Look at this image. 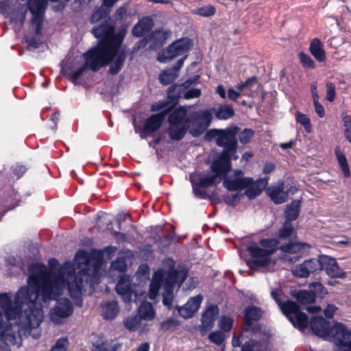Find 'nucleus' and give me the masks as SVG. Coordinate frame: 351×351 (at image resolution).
<instances>
[{"mask_svg":"<svg viewBox=\"0 0 351 351\" xmlns=\"http://www.w3.org/2000/svg\"><path fill=\"white\" fill-rule=\"evenodd\" d=\"M91 259L92 253L80 250L73 262H65L57 274L53 271L59 265L56 258L49 260L50 269L39 263L31 265L28 285L17 291L14 303L10 293H0V307L6 319H16L19 317L21 334L38 328L44 318L43 303L59 298L65 289L76 306H82V295L86 287L93 290L100 280L99 265L94 264L92 269L89 268Z\"/></svg>","mask_w":351,"mask_h":351,"instance_id":"f257e3e1","label":"nucleus"},{"mask_svg":"<svg viewBox=\"0 0 351 351\" xmlns=\"http://www.w3.org/2000/svg\"><path fill=\"white\" fill-rule=\"evenodd\" d=\"M92 34L99 39L98 45L86 52L93 67L106 66L110 63L117 50L121 48L123 37L114 34V27L108 22L95 27Z\"/></svg>","mask_w":351,"mask_h":351,"instance_id":"f03ea898","label":"nucleus"},{"mask_svg":"<svg viewBox=\"0 0 351 351\" xmlns=\"http://www.w3.org/2000/svg\"><path fill=\"white\" fill-rule=\"evenodd\" d=\"M252 243L247 247L251 260L247 261V265L251 269L265 267L270 263L271 256L279 249L281 252L288 254L302 256L311 247V245L304 242H289L278 247L279 241L275 239H263L259 242Z\"/></svg>","mask_w":351,"mask_h":351,"instance_id":"7ed1b4c3","label":"nucleus"},{"mask_svg":"<svg viewBox=\"0 0 351 351\" xmlns=\"http://www.w3.org/2000/svg\"><path fill=\"white\" fill-rule=\"evenodd\" d=\"M239 128L235 126L233 128H227L224 130L213 129L206 132L205 138L207 141L215 139L217 146L223 147L220 157L217 160L222 162L223 166L230 167V159L237 160L238 156L235 155L237 149V134Z\"/></svg>","mask_w":351,"mask_h":351,"instance_id":"20e7f679","label":"nucleus"},{"mask_svg":"<svg viewBox=\"0 0 351 351\" xmlns=\"http://www.w3.org/2000/svg\"><path fill=\"white\" fill-rule=\"evenodd\" d=\"M223 165L222 162L215 160L211 166L213 174H205L196 171L189 174V180L192 185L193 194L196 197L202 199H211L204 189L217 186L221 182V175L230 168Z\"/></svg>","mask_w":351,"mask_h":351,"instance_id":"39448f33","label":"nucleus"},{"mask_svg":"<svg viewBox=\"0 0 351 351\" xmlns=\"http://www.w3.org/2000/svg\"><path fill=\"white\" fill-rule=\"evenodd\" d=\"M272 298L276 301L282 313L287 317L293 326L304 332L308 324V317L300 311L299 306L293 301H282V293L280 290H274L271 293Z\"/></svg>","mask_w":351,"mask_h":351,"instance_id":"423d86ee","label":"nucleus"},{"mask_svg":"<svg viewBox=\"0 0 351 351\" xmlns=\"http://www.w3.org/2000/svg\"><path fill=\"white\" fill-rule=\"evenodd\" d=\"M187 112L186 106H179L169 113L167 131L171 140L178 141L185 136L191 123Z\"/></svg>","mask_w":351,"mask_h":351,"instance_id":"0eeeda50","label":"nucleus"},{"mask_svg":"<svg viewBox=\"0 0 351 351\" xmlns=\"http://www.w3.org/2000/svg\"><path fill=\"white\" fill-rule=\"evenodd\" d=\"M188 276V270L178 265V271H171L166 280L165 290L162 293V303L171 309L173 300V292L176 285L180 287Z\"/></svg>","mask_w":351,"mask_h":351,"instance_id":"6e6552de","label":"nucleus"},{"mask_svg":"<svg viewBox=\"0 0 351 351\" xmlns=\"http://www.w3.org/2000/svg\"><path fill=\"white\" fill-rule=\"evenodd\" d=\"M193 45L192 40L189 38H182L171 44L166 50L160 53L158 60L160 62H167L180 56L187 57L186 53L191 49Z\"/></svg>","mask_w":351,"mask_h":351,"instance_id":"1a4fd4ad","label":"nucleus"},{"mask_svg":"<svg viewBox=\"0 0 351 351\" xmlns=\"http://www.w3.org/2000/svg\"><path fill=\"white\" fill-rule=\"evenodd\" d=\"M168 269H158L153 275L149 286V298L154 300L158 295L160 289L163 287L165 290L166 280L168 275L173 271H178V266L175 267V262L173 260H168Z\"/></svg>","mask_w":351,"mask_h":351,"instance_id":"9d476101","label":"nucleus"},{"mask_svg":"<svg viewBox=\"0 0 351 351\" xmlns=\"http://www.w3.org/2000/svg\"><path fill=\"white\" fill-rule=\"evenodd\" d=\"M56 300V305L50 310L49 317L55 324L64 323L73 313V305L67 298Z\"/></svg>","mask_w":351,"mask_h":351,"instance_id":"9b49d317","label":"nucleus"},{"mask_svg":"<svg viewBox=\"0 0 351 351\" xmlns=\"http://www.w3.org/2000/svg\"><path fill=\"white\" fill-rule=\"evenodd\" d=\"M330 332L337 344L335 351H351V329L342 323H336Z\"/></svg>","mask_w":351,"mask_h":351,"instance_id":"f8f14e48","label":"nucleus"},{"mask_svg":"<svg viewBox=\"0 0 351 351\" xmlns=\"http://www.w3.org/2000/svg\"><path fill=\"white\" fill-rule=\"evenodd\" d=\"M252 181V178L245 177L240 169H234L233 175L223 180V185L229 191H241Z\"/></svg>","mask_w":351,"mask_h":351,"instance_id":"ddd939ff","label":"nucleus"},{"mask_svg":"<svg viewBox=\"0 0 351 351\" xmlns=\"http://www.w3.org/2000/svg\"><path fill=\"white\" fill-rule=\"evenodd\" d=\"M322 270V262L319 259L310 258L302 263L294 266L292 274L298 278H308L311 274L316 273Z\"/></svg>","mask_w":351,"mask_h":351,"instance_id":"4468645a","label":"nucleus"},{"mask_svg":"<svg viewBox=\"0 0 351 351\" xmlns=\"http://www.w3.org/2000/svg\"><path fill=\"white\" fill-rule=\"evenodd\" d=\"M135 285L131 281L129 276L123 275L120 277L117 285L116 291L121 295L122 300L124 302L128 303L132 300V295H136L134 290Z\"/></svg>","mask_w":351,"mask_h":351,"instance_id":"2eb2a0df","label":"nucleus"},{"mask_svg":"<svg viewBox=\"0 0 351 351\" xmlns=\"http://www.w3.org/2000/svg\"><path fill=\"white\" fill-rule=\"evenodd\" d=\"M48 0H29L28 8L32 14L31 25H40L43 22L45 10L47 5Z\"/></svg>","mask_w":351,"mask_h":351,"instance_id":"dca6fc26","label":"nucleus"},{"mask_svg":"<svg viewBox=\"0 0 351 351\" xmlns=\"http://www.w3.org/2000/svg\"><path fill=\"white\" fill-rule=\"evenodd\" d=\"M168 114V109L160 112L154 114L148 117L144 124L141 132V138L145 137V133H152L156 131L161 126L166 115Z\"/></svg>","mask_w":351,"mask_h":351,"instance_id":"f3484780","label":"nucleus"},{"mask_svg":"<svg viewBox=\"0 0 351 351\" xmlns=\"http://www.w3.org/2000/svg\"><path fill=\"white\" fill-rule=\"evenodd\" d=\"M319 261L322 262V270H325L330 277L340 278L346 277V272L339 267L335 258L323 256L319 258Z\"/></svg>","mask_w":351,"mask_h":351,"instance_id":"a211bd4d","label":"nucleus"},{"mask_svg":"<svg viewBox=\"0 0 351 351\" xmlns=\"http://www.w3.org/2000/svg\"><path fill=\"white\" fill-rule=\"evenodd\" d=\"M284 189L285 182L280 180L276 185L267 187L265 191L275 204H282L287 201L289 195L288 191H285Z\"/></svg>","mask_w":351,"mask_h":351,"instance_id":"6ab92c4d","label":"nucleus"},{"mask_svg":"<svg viewBox=\"0 0 351 351\" xmlns=\"http://www.w3.org/2000/svg\"><path fill=\"white\" fill-rule=\"evenodd\" d=\"M203 297L201 295L191 298L188 302L178 308V313L184 319L191 318L198 311Z\"/></svg>","mask_w":351,"mask_h":351,"instance_id":"aec40b11","label":"nucleus"},{"mask_svg":"<svg viewBox=\"0 0 351 351\" xmlns=\"http://www.w3.org/2000/svg\"><path fill=\"white\" fill-rule=\"evenodd\" d=\"M185 59L186 56L178 60L174 66L164 70L159 75L158 80L163 85H168L172 83L178 77L179 71L183 66Z\"/></svg>","mask_w":351,"mask_h":351,"instance_id":"412c9836","label":"nucleus"},{"mask_svg":"<svg viewBox=\"0 0 351 351\" xmlns=\"http://www.w3.org/2000/svg\"><path fill=\"white\" fill-rule=\"evenodd\" d=\"M32 26L34 27V32L33 33L29 32L24 36L25 43L27 44V48L29 50H34L39 48L43 43L41 32L43 23L40 24L39 30L38 24H34Z\"/></svg>","mask_w":351,"mask_h":351,"instance_id":"4be33fe9","label":"nucleus"},{"mask_svg":"<svg viewBox=\"0 0 351 351\" xmlns=\"http://www.w3.org/2000/svg\"><path fill=\"white\" fill-rule=\"evenodd\" d=\"M268 180L269 177L259 178L256 181H254L252 179L251 183L244 189H245V195L250 199H254L262 193L264 189L266 188V186L268 184Z\"/></svg>","mask_w":351,"mask_h":351,"instance_id":"5701e85b","label":"nucleus"},{"mask_svg":"<svg viewBox=\"0 0 351 351\" xmlns=\"http://www.w3.org/2000/svg\"><path fill=\"white\" fill-rule=\"evenodd\" d=\"M219 314V308L217 305H210L202 315L201 330L207 331L213 328L215 317Z\"/></svg>","mask_w":351,"mask_h":351,"instance_id":"b1692460","label":"nucleus"},{"mask_svg":"<svg viewBox=\"0 0 351 351\" xmlns=\"http://www.w3.org/2000/svg\"><path fill=\"white\" fill-rule=\"evenodd\" d=\"M83 58L85 60V62L83 66H82L80 68H79L77 70H76L75 72L72 73H69L68 71V69L63 67L62 69V71L63 72L64 75H66L69 77V79L73 82L75 84H77V80L82 77L83 73L85 72V71L87 70V69H89L92 70L93 71H97L100 68L103 67L104 66H98V67L95 68L93 67V66L90 64V63L87 61L89 60L88 57L86 56V53L83 54Z\"/></svg>","mask_w":351,"mask_h":351,"instance_id":"393cba45","label":"nucleus"},{"mask_svg":"<svg viewBox=\"0 0 351 351\" xmlns=\"http://www.w3.org/2000/svg\"><path fill=\"white\" fill-rule=\"evenodd\" d=\"M309 328L315 335L325 337L328 335V323L322 317H314L309 323Z\"/></svg>","mask_w":351,"mask_h":351,"instance_id":"a878e982","label":"nucleus"},{"mask_svg":"<svg viewBox=\"0 0 351 351\" xmlns=\"http://www.w3.org/2000/svg\"><path fill=\"white\" fill-rule=\"evenodd\" d=\"M119 0H102L101 6L97 9L91 16L92 23H97L99 20L106 18L110 14L111 8Z\"/></svg>","mask_w":351,"mask_h":351,"instance_id":"bb28decb","label":"nucleus"},{"mask_svg":"<svg viewBox=\"0 0 351 351\" xmlns=\"http://www.w3.org/2000/svg\"><path fill=\"white\" fill-rule=\"evenodd\" d=\"M263 312L261 308L255 306H248L245 308L244 317L246 326L245 330H250L254 322H257L262 316Z\"/></svg>","mask_w":351,"mask_h":351,"instance_id":"cd10ccee","label":"nucleus"},{"mask_svg":"<svg viewBox=\"0 0 351 351\" xmlns=\"http://www.w3.org/2000/svg\"><path fill=\"white\" fill-rule=\"evenodd\" d=\"M154 26V21L150 16H145L138 21L132 29V34L136 37H142L149 32Z\"/></svg>","mask_w":351,"mask_h":351,"instance_id":"c85d7f7f","label":"nucleus"},{"mask_svg":"<svg viewBox=\"0 0 351 351\" xmlns=\"http://www.w3.org/2000/svg\"><path fill=\"white\" fill-rule=\"evenodd\" d=\"M119 346L116 341L105 339L103 336H98L93 342L97 351H116Z\"/></svg>","mask_w":351,"mask_h":351,"instance_id":"c756f323","label":"nucleus"},{"mask_svg":"<svg viewBox=\"0 0 351 351\" xmlns=\"http://www.w3.org/2000/svg\"><path fill=\"white\" fill-rule=\"evenodd\" d=\"M309 51L315 60L319 62H324L326 59L324 44L317 38H313L309 45Z\"/></svg>","mask_w":351,"mask_h":351,"instance_id":"7c9ffc66","label":"nucleus"},{"mask_svg":"<svg viewBox=\"0 0 351 351\" xmlns=\"http://www.w3.org/2000/svg\"><path fill=\"white\" fill-rule=\"evenodd\" d=\"M268 346L269 342L265 339H250L242 345L241 351H267Z\"/></svg>","mask_w":351,"mask_h":351,"instance_id":"2f4dec72","label":"nucleus"},{"mask_svg":"<svg viewBox=\"0 0 351 351\" xmlns=\"http://www.w3.org/2000/svg\"><path fill=\"white\" fill-rule=\"evenodd\" d=\"M101 315L104 319L111 320L114 319L119 313V306L114 300L105 302L101 306Z\"/></svg>","mask_w":351,"mask_h":351,"instance_id":"473e14b6","label":"nucleus"},{"mask_svg":"<svg viewBox=\"0 0 351 351\" xmlns=\"http://www.w3.org/2000/svg\"><path fill=\"white\" fill-rule=\"evenodd\" d=\"M192 117L195 120L199 122V134L204 132L212 121V114L208 110L195 112L192 114Z\"/></svg>","mask_w":351,"mask_h":351,"instance_id":"72a5a7b5","label":"nucleus"},{"mask_svg":"<svg viewBox=\"0 0 351 351\" xmlns=\"http://www.w3.org/2000/svg\"><path fill=\"white\" fill-rule=\"evenodd\" d=\"M126 58V53L123 50H121L119 48L117 52L114 54L111 62V65L109 69V72L112 75L117 74L121 69L123 64Z\"/></svg>","mask_w":351,"mask_h":351,"instance_id":"f704fd0d","label":"nucleus"},{"mask_svg":"<svg viewBox=\"0 0 351 351\" xmlns=\"http://www.w3.org/2000/svg\"><path fill=\"white\" fill-rule=\"evenodd\" d=\"M291 295L302 304H313L315 301V294L309 290H295Z\"/></svg>","mask_w":351,"mask_h":351,"instance_id":"c9c22d12","label":"nucleus"},{"mask_svg":"<svg viewBox=\"0 0 351 351\" xmlns=\"http://www.w3.org/2000/svg\"><path fill=\"white\" fill-rule=\"evenodd\" d=\"M335 154L337 160L338 165L343 172L345 178L350 176V170L345 154L341 152L340 147L337 146L335 148Z\"/></svg>","mask_w":351,"mask_h":351,"instance_id":"e433bc0d","label":"nucleus"},{"mask_svg":"<svg viewBox=\"0 0 351 351\" xmlns=\"http://www.w3.org/2000/svg\"><path fill=\"white\" fill-rule=\"evenodd\" d=\"M138 316L143 320L151 321L154 319L155 311L152 304L148 302L141 304L138 310Z\"/></svg>","mask_w":351,"mask_h":351,"instance_id":"4c0bfd02","label":"nucleus"},{"mask_svg":"<svg viewBox=\"0 0 351 351\" xmlns=\"http://www.w3.org/2000/svg\"><path fill=\"white\" fill-rule=\"evenodd\" d=\"M295 235L296 230L294 229L292 222L285 221L278 230V238L280 240H286L295 237Z\"/></svg>","mask_w":351,"mask_h":351,"instance_id":"58836bf2","label":"nucleus"},{"mask_svg":"<svg viewBox=\"0 0 351 351\" xmlns=\"http://www.w3.org/2000/svg\"><path fill=\"white\" fill-rule=\"evenodd\" d=\"M300 206L301 202L298 199L293 201L287 206L285 213L286 221L292 222V221H294L298 218L300 214Z\"/></svg>","mask_w":351,"mask_h":351,"instance_id":"ea45409f","label":"nucleus"},{"mask_svg":"<svg viewBox=\"0 0 351 351\" xmlns=\"http://www.w3.org/2000/svg\"><path fill=\"white\" fill-rule=\"evenodd\" d=\"M215 117L219 120H227L232 117L234 110L232 107L227 104H221L215 111Z\"/></svg>","mask_w":351,"mask_h":351,"instance_id":"a19ab883","label":"nucleus"},{"mask_svg":"<svg viewBox=\"0 0 351 351\" xmlns=\"http://www.w3.org/2000/svg\"><path fill=\"white\" fill-rule=\"evenodd\" d=\"M171 32L169 29H156L152 34V38L154 40L156 45H162L168 38L170 37Z\"/></svg>","mask_w":351,"mask_h":351,"instance_id":"79ce46f5","label":"nucleus"},{"mask_svg":"<svg viewBox=\"0 0 351 351\" xmlns=\"http://www.w3.org/2000/svg\"><path fill=\"white\" fill-rule=\"evenodd\" d=\"M344 130V136L347 141L351 143V116L348 114L346 110H343L341 114Z\"/></svg>","mask_w":351,"mask_h":351,"instance_id":"37998d69","label":"nucleus"},{"mask_svg":"<svg viewBox=\"0 0 351 351\" xmlns=\"http://www.w3.org/2000/svg\"><path fill=\"white\" fill-rule=\"evenodd\" d=\"M295 116L296 122L303 126L306 133H311L312 132V126L311 124L310 118L308 117V115L297 111Z\"/></svg>","mask_w":351,"mask_h":351,"instance_id":"c03bdc74","label":"nucleus"},{"mask_svg":"<svg viewBox=\"0 0 351 351\" xmlns=\"http://www.w3.org/2000/svg\"><path fill=\"white\" fill-rule=\"evenodd\" d=\"M142 319L138 315L128 317L125 319L123 324L125 327L130 331H136L140 327Z\"/></svg>","mask_w":351,"mask_h":351,"instance_id":"a18cd8bd","label":"nucleus"},{"mask_svg":"<svg viewBox=\"0 0 351 351\" xmlns=\"http://www.w3.org/2000/svg\"><path fill=\"white\" fill-rule=\"evenodd\" d=\"M309 291L315 294V298L324 297L327 294V291L323 285L320 282H312L309 285Z\"/></svg>","mask_w":351,"mask_h":351,"instance_id":"49530a36","label":"nucleus"},{"mask_svg":"<svg viewBox=\"0 0 351 351\" xmlns=\"http://www.w3.org/2000/svg\"><path fill=\"white\" fill-rule=\"evenodd\" d=\"M191 12L194 14L202 16L208 17L213 16L215 13V8L210 5H204L203 7L193 10Z\"/></svg>","mask_w":351,"mask_h":351,"instance_id":"de8ad7c7","label":"nucleus"},{"mask_svg":"<svg viewBox=\"0 0 351 351\" xmlns=\"http://www.w3.org/2000/svg\"><path fill=\"white\" fill-rule=\"evenodd\" d=\"M179 325V322L172 317L168 318L160 323V328L164 331H173Z\"/></svg>","mask_w":351,"mask_h":351,"instance_id":"09e8293b","label":"nucleus"},{"mask_svg":"<svg viewBox=\"0 0 351 351\" xmlns=\"http://www.w3.org/2000/svg\"><path fill=\"white\" fill-rule=\"evenodd\" d=\"M69 345L66 337L59 338L49 351H66Z\"/></svg>","mask_w":351,"mask_h":351,"instance_id":"8fccbe9b","label":"nucleus"},{"mask_svg":"<svg viewBox=\"0 0 351 351\" xmlns=\"http://www.w3.org/2000/svg\"><path fill=\"white\" fill-rule=\"evenodd\" d=\"M182 88V87L181 86L180 84H175L171 85L168 88V90H167L168 97L172 100H175V99H177L179 97H180L182 96V92H181Z\"/></svg>","mask_w":351,"mask_h":351,"instance_id":"3c124183","label":"nucleus"},{"mask_svg":"<svg viewBox=\"0 0 351 351\" xmlns=\"http://www.w3.org/2000/svg\"><path fill=\"white\" fill-rule=\"evenodd\" d=\"M111 267L120 272H124L127 270L128 265L126 261L123 257H118L111 263Z\"/></svg>","mask_w":351,"mask_h":351,"instance_id":"603ef678","label":"nucleus"},{"mask_svg":"<svg viewBox=\"0 0 351 351\" xmlns=\"http://www.w3.org/2000/svg\"><path fill=\"white\" fill-rule=\"evenodd\" d=\"M208 339L212 343L217 346H220L223 343L225 339V335L223 332L217 330L210 333Z\"/></svg>","mask_w":351,"mask_h":351,"instance_id":"864d4df0","label":"nucleus"},{"mask_svg":"<svg viewBox=\"0 0 351 351\" xmlns=\"http://www.w3.org/2000/svg\"><path fill=\"white\" fill-rule=\"evenodd\" d=\"M254 135V131L250 128H245L241 131L239 135V141L242 144L250 143V140Z\"/></svg>","mask_w":351,"mask_h":351,"instance_id":"5fc2aeb1","label":"nucleus"},{"mask_svg":"<svg viewBox=\"0 0 351 351\" xmlns=\"http://www.w3.org/2000/svg\"><path fill=\"white\" fill-rule=\"evenodd\" d=\"M233 319L230 317L223 316L219 323L220 329L224 332H229L232 329Z\"/></svg>","mask_w":351,"mask_h":351,"instance_id":"6e6d98bb","label":"nucleus"},{"mask_svg":"<svg viewBox=\"0 0 351 351\" xmlns=\"http://www.w3.org/2000/svg\"><path fill=\"white\" fill-rule=\"evenodd\" d=\"M299 58L304 67L308 69H314L315 67L314 61L308 54L300 52L299 53Z\"/></svg>","mask_w":351,"mask_h":351,"instance_id":"4d7b16f0","label":"nucleus"},{"mask_svg":"<svg viewBox=\"0 0 351 351\" xmlns=\"http://www.w3.org/2000/svg\"><path fill=\"white\" fill-rule=\"evenodd\" d=\"M335 85L330 82L326 83V99L330 102L334 101L335 99Z\"/></svg>","mask_w":351,"mask_h":351,"instance_id":"13d9d810","label":"nucleus"},{"mask_svg":"<svg viewBox=\"0 0 351 351\" xmlns=\"http://www.w3.org/2000/svg\"><path fill=\"white\" fill-rule=\"evenodd\" d=\"M202 91L199 88H193L186 91L183 97L185 99H191L193 98H197L201 95Z\"/></svg>","mask_w":351,"mask_h":351,"instance_id":"bf43d9fd","label":"nucleus"},{"mask_svg":"<svg viewBox=\"0 0 351 351\" xmlns=\"http://www.w3.org/2000/svg\"><path fill=\"white\" fill-rule=\"evenodd\" d=\"M168 105L167 101L165 100L159 101L158 102H155L152 105L151 110L153 112H157L161 110H167L168 112H169L170 108H166L167 106Z\"/></svg>","mask_w":351,"mask_h":351,"instance_id":"052dcab7","label":"nucleus"},{"mask_svg":"<svg viewBox=\"0 0 351 351\" xmlns=\"http://www.w3.org/2000/svg\"><path fill=\"white\" fill-rule=\"evenodd\" d=\"M256 77L252 76L248 78L245 82L237 84V88L238 90H242L245 88H250L253 84L256 82Z\"/></svg>","mask_w":351,"mask_h":351,"instance_id":"680f3d73","label":"nucleus"},{"mask_svg":"<svg viewBox=\"0 0 351 351\" xmlns=\"http://www.w3.org/2000/svg\"><path fill=\"white\" fill-rule=\"evenodd\" d=\"M199 79V75L197 74L193 75L191 77H189L186 80H185L182 84H181V86L183 88H188L191 85L196 84L198 83Z\"/></svg>","mask_w":351,"mask_h":351,"instance_id":"e2e57ef3","label":"nucleus"},{"mask_svg":"<svg viewBox=\"0 0 351 351\" xmlns=\"http://www.w3.org/2000/svg\"><path fill=\"white\" fill-rule=\"evenodd\" d=\"M315 110L319 117L322 118L325 116V110L324 106L319 103V99L313 100Z\"/></svg>","mask_w":351,"mask_h":351,"instance_id":"0e129e2a","label":"nucleus"},{"mask_svg":"<svg viewBox=\"0 0 351 351\" xmlns=\"http://www.w3.org/2000/svg\"><path fill=\"white\" fill-rule=\"evenodd\" d=\"M337 310V308L334 304H328L326 308L324 309V313L325 316L329 319L332 318L335 313Z\"/></svg>","mask_w":351,"mask_h":351,"instance_id":"69168bd1","label":"nucleus"},{"mask_svg":"<svg viewBox=\"0 0 351 351\" xmlns=\"http://www.w3.org/2000/svg\"><path fill=\"white\" fill-rule=\"evenodd\" d=\"M239 199V195L238 193L227 195L225 197V202L229 206H234Z\"/></svg>","mask_w":351,"mask_h":351,"instance_id":"338daca9","label":"nucleus"},{"mask_svg":"<svg viewBox=\"0 0 351 351\" xmlns=\"http://www.w3.org/2000/svg\"><path fill=\"white\" fill-rule=\"evenodd\" d=\"M26 171V167L23 165H16L13 169V174L16 179L21 178Z\"/></svg>","mask_w":351,"mask_h":351,"instance_id":"774afa93","label":"nucleus"}]
</instances>
